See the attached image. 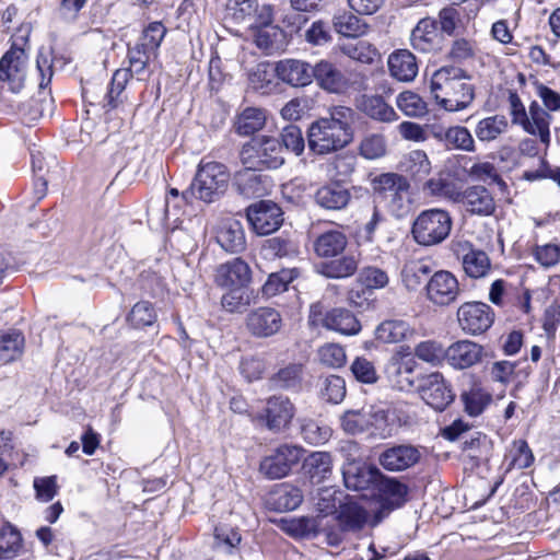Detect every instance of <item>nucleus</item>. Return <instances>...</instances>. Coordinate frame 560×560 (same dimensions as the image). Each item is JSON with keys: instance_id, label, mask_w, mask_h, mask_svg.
Masks as SVG:
<instances>
[{"instance_id": "1", "label": "nucleus", "mask_w": 560, "mask_h": 560, "mask_svg": "<svg viewBox=\"0 0 560 560\" xmlns=\"http://www.w3.org/2000/svg\"><path fill=\"white\" fill-rule=\"evenodd\" d=\"M328 113L329 116L312 122L307 131L308 148L316 154L343 149L353 139V110L346 106H334Z\"/></svg>"}, {"instance_id": "2", "label": "nucleus", "mask_w": 560, "mask_h": 560, "mask_svg": "<svg viewBox=\"0 0 560 560\" xmlns=\"http://www.w3.org/2000/svg\"><path fill=\"white\" fill-rule=\"evenodd\" d=\"M470 75L462 68L444 66L431 78L430 90L436 104L446 112L467 109L475 100V88L467 81Z\"/></svg>"}, {"instance_id": "3", "label": "nucleus", "mask_w": 560, "mask_h": 560, "mask_svg": "<svg viewBox=\"0 0 560 560\" xmlns=\"http://www.w3.org/2000/svg\"><path fill=\"white\" fill-rule=\"evenodd\" d=\"M161 39L155 37H138L133 43H128L129 69H118L114 72L109 88L102 102L107 109L117 108L122 103L121 94L131 79L132 73H141L147 68L150 56L161 45Z\"/></svg>"}, {"instance_id": "4", "label": "nucleus", "mask_w": 560, "mask_h": 560, "mask_svg": "<svg viewBox=\"0 0 560 560\" xmlns=\"http://www.w3.org/2000/svg\"><path fill=\"white\" fill-rule=\"evenodd\" d=\"M375 192L396 218L412 211L413 198L408 179L398 173H383L373 179Z\"/></svg>"}, {"instance_id": "5", "label": "nucleus", "mask_w": 560, "mask_h": 560, "mask_svg": "<svg viewBox=\"0 0 560 560\" xmlns=\"http://www.w3.org/2000/svg\"><path fill=\"white\" fill-rule=\"evenodd\" d=\"M229 178L223 164L201 161L189 188L183 191V199L191 202L192 197H196L205 202H213L225 191Z\"/></svg>"}, {"instance_id": "6", "label": "nucleus", "mask_w": 560, "mask_h": 560, "mask_svg": "<svg viewBox=\"0 0 560 560\" xmlns=\"http://www.w3.org/2000/svg\"><path fill=\"white\" fill-rule=\"evenodd\" d=\"M452 226L451 214L446 210L433 208L417 215L411 234L417 244L430 247L443 243L448 237Z\"/></svg>"}, {"instance_id": "7", "label": "nucleus", "mask_w": 560, "mask_h": 560, "mask_svg": "<svg viewBox=\"0 0 560 560\" xmlns=\"http://www.w3.org/2000/svg\"><path fill=\"white\" fill-rule=\"evenodd\" d=\"M27 39V37H21V43H13L0 59V95L5 92L19 94L25 85Z\"/></svg>"}, {"instance_id": "8", "label": "nucleus", "mask_w": 560, "mask_h": 560, "mask_svg": "<svg viewBox=\"0 0 560 560\" xmlns=\"http://www.w3.org/2000/svg\"><path fill=\"white\" fill-rule=\"evenodd\" d=\"M308 324L313 327H323L345 336H353L361 330V324L352 312L343 307L326 310L320 302L311 305Z\"/></svg>"}, {"instance_id": "9", "label": "nucleus", "mask_w": 560, "mask_h": 560, "mask_svg": "<svg viewBox=\"0 0 560 560\" xmlns=\"http://www.w3.org/2000/svg\"><path fill=\"white\" fill-rule=\"evenodd\" d=\"M511 106L513 121L522 124L527 132L538 136L540 141L548 145L550 142L549 126L551 117L547 110L534 102L530 104L527 115L515 94L511 95Z\"/></svg>"}, {"instance_id": "10", "label": "nucleus", "mask_w": 560, "mask_h": 560, "mask_svg": "<svg viewBox=\"0 0 560 560\" xmlns=\"http://www.w3.org/2000/svg\"><path fill=\"white\" fill-rule=\"evenodd\" d=\"M457 322L460 329L470 336L486 332L494 322V312L482 302H465L457 310Z\"/></svg>"}, {"instance_id": "11", "label": "nucleus", "mask_w": 560, "mask_h": 560, "mask_svg": "<svg viewBox=\"0 0 560 560\" xmlns=\"http://www.w3.org/2000/svg\"><path fill=\"white\" fill-rule=\"evenodd\" d=\"M304 450L298 445L282 444L260 463V472L270 480L281 479L289 475L303 457Z\"/></svg>"}, {"instance_id": "12", "label": "nucleus", "mask_w": 560, "mask_h": 560, "mask_svg": "<svg viewBox=\"0 0 560 560\" xmlns=\"http://www.w3.org/2000/svg\"><path fill=\"white\" fill-rule=\"evenodd\" d=\"M459 294V282L447 270L434 272L425 285L427 299L435 306H448L457 301Z\"/></svg>"}, {"instance_id": "13", "label": "nucleus", "mask_w": 560, "mask_h": 560, "mask_svg": "<svg viewBox=\"0 0 560 560\" xmlns=\"http://www.w3.org/2000/svg\"><path fill=\"white\" fill-rule=\"evenodd\" d=\"M247 220L258 235H268L281 226L283 213L273 201L261 200L248 207Z\"/></svg>"}, {"instance_id": "14", "label": "nucleus", "mask_w": 560, "mask_h": 560, "mask_svg": "<svg viewBox=\"0 0 560 560\" xmlns=\"http://www.w3.org/2000/svg\"><path fill=\"white\" fill-rule=\"evenodd\" d=\"M37 70L40 75L39 81V96L40 98L38 101L33 100L31 104L23 105L20 108L21 115L24 117V119L27 122H33L38 120L40 117H43L46 113L51 112V100H47V95L44 92V90L49 85L52 78V67L49 61V59L43 55V52H39L37 60H36Z\"/></svg>"}, {"instance_id": "15", "label": "nucleus", "mask_w": 560, "mask_h": 560, "mask_svg": "<svg viewBox=\"0 0 560 560\" xmlns=\"http://www.w3.org/2000/svg\"><path fill=\"white\" fill-rule=\"evenodd\" d=\"M418 390L423 401L436 411H443L455 397L443 375L438 372L423 376Z\"/></svg>"}, {"instance_id": "16", "label": "nucleus", "mask_w": 560, "mask_h": 560, "mask_svg": "<svg viewBox=\"0 0 560 560\" xmlns=\"http://www.w3.org/2000/svg\"><path fill=\"white\" fill-rule=\"evenodd\" d=\"M294 415V405L288 397L272 396L267 399L262 419L268 430L281 432L289 427Z\"/></svg>"}, {"instance_id": "17", "label": "nucleus", "mask_w": 560, "mask_h": 560, "mask_svg": "<svg viewBox=\"0 0 560 560\" xmlns=\"http://www.w3.org/2000/svg\"><path fill=\"white\" fill-rule=\"evenodd\" d=\"M482 357L483 347L471 340H458L445 353V360L456 370L468 369L479 363Z\"/></svg>"}, {"instance_id": "18", "label": "nucleus", "mask_w": 560, "mask_h": 560, "mask_svg": "<svg viewBox=\"0 0 560 560\" xmlns=\"http://www.w3.org/2000/svg\"><path fill=\"white\" fill-rule=\"evenodd\" d=\"M282 326L280 313L272 307H258L246 317V327L257 337H270Z\"/></svg>"}, {"instance_id": "19", "label": "nucleus", "mask_w": 560, "mask_h": 560, "mask_svg": "<svg viewBox=\"0 0 560 560\" xmlns=\"http://www.w3.org/2000/svg\"><path fill=\"white\" fill-rule=\"evenodd\" d=\"M420 452L412 445H397L385 450L378 457L380 465L389 471L405 470L420 459Z\"/></svg>"}, {"instance_id": "20", "label": "nucleus", "mask_w": 560, "mask_h": 560, "mask_svg": "<svg viewBox=\"0 0 560 560\" xmlns=\"http://www.w3.org/2000/svg\"><path fill=\"white\" fill-rule=\"evenodd\" d=\"M250 278V268L241 258L220 265L215 272V283L222 288L246 287Z\"/></svg>"}, {"instance_id": "21", "label": "nucleus", "mask_w": 560, "mask_h": 560, "mask_svg": "<svg viewBox=\"0 0 560 560\" xmlns=\"http://www.w3.org/2000/svg\"><path fill=\"white\" fill-rule=\"evenodd\" d=\"M328 261H322L316 266L319 275L329 279H346L353 276L359 268L360 254L348 252L342 256L332 257Z\"/></svg>"}, {"instance_id": "22", "label": "nucleus", "mask_w": 560, "mask_h": 560, "mask_svg": "<svg viewBox=\"0 0 560 560\" xmlns=\"http://www.w3.org/2000/svg\"><path fill=\"white\" fill-rule=\"evenodd\" d=\"M467 212L477 215H491L495 210L492 195L482 186L468 187L460 197Z\"/></svg>"}, {"instance_id": "23", "label": "nucleus", "mask_w": 560, "mask_h": 560, "mask_svg": "<svg viewBox=\"0 0 560 560\" xmlns=\"http://www.w3.org/2000/svg\"><path fill=\"white\" fill-rule=\"evenodd\" d=\"M276 72L280 80L292 86H305L312 82L313 78V68L308 63L295 59L278 62Z\"/></svg>"}, {"instance_id": "24", "label": "nucleus", "mask_w": 560, "mask_h": 560, "mask_svg": "<svg viewBox=\"0 0 560 560\" xmlns=\"http://www.w3.org/2000/svg\"><path fill=\"white\" fill-rule=\"evenodd\" d=\"M219 245L226 252L237 253L245 247V235L240 221L233 218L221 220L215 235Z\"/></svg>"}, {"instance_id": "25", "label": "nucleus", "mask_w": 560, "mask_h": 560, "mask_svg": "<svg viewBox=\"0 0 560 560\" xmlns=\"http://www.w3.org/2000/svg\"><path fill=\"white\" fill-rule=\"evenodd\" d=\"M348 245L347 235L339 230H328L320 233L313 243L315 254L322 258L341 255Z\"/></svg>"}, {"instance_id": "26", "label": "nucleus", "mask_w": 560, "mask_h": 560, "mask_svg": "<svg viewBox=\"0 0 560 560\" xmlns=\"http://www.w3.org/2000/svg\"><path fill=\"white\" fill-rule=\"evenodd\" d=\"M313 77L318 84L332 93H341L348 86L345 75L332 63L322 60L313 68Z\"/></svg>"}, {"instance_id": "27", "label": "nucleus", "mask_w": 560, "mask_h": 560, "mask_svg": "<svg viewBox=\"0 0 560 560\" xmlns=\"http://www.w3.org/2000/svg\"><path fill=\"white\" fill-rule=\"evenodd\" d=\"M387 63L392 77L398 81H412L418 73V65L416 62V58L410 51L406 49L393 52L389 56Z\"/></svg>"}, {"instance_id": "28", "label": "nucleus", "mask_w": 560, "mask_h": 560, "mask_svg": "<svg viewBox=\"0 0 560 560\" xmlns=\"http://www.w3.org/2000/svg\"><path fill=\"white\" fill-rule=\"evenodd\" d=\"M350 198L349 190L337 183L325 185L315 194L316 203L327 210L343 209L349 203Z\"/></svg>"}, {"instance_id": "29", "label": "nucleus", "mask_w": 560, "mask_h": 560, "mask_svg": "<svg viewBox=\"0 0 560 560\" xmlns=\"http://www.w3.org/2000/svg\"><path fill=\"white\" fill-rule=\"evenodd\" d=\"M380 476L381 472L376 467L368 465L358 466L350 464L343 470L345 485L348 489L352 490L368 489L371 483L378 479Z\"/></svg>"}, {"instance_id": "30", "label": "nucleus", "mask_w": 560, "mask_h": 560, "mask_svg": "<svg viewBox=\"0 0 560 560\" xmlns=\"http://www.w3.org/2000/svg\"><path fill=\"white\" fill-rule=\"evenodd\" d=\"M375 334L376 339L381 342L398 343L413 337L415 330L405 320L389 319L381 323Z\"/></svg>"}, {"instance_id": "31", "label": "nucleus", "mask_w": 560, "mask_h": 560, "mask_svg": "<svg viewBox=\"0 0 560 560\" xmlns=\"http://www.w3.org/2000/svg\"><path fill=\"white\" fill-rule=\"evenodd\" d=\"M508 129V118L497 114L480 119L475 127V135L481 142H491L504 135Z\"/></svg>"}, {"instance_id": "32", "label": "nucleus", "mask_w": 560, "mask_h": 560, "mask_svg": "<svg viewBox=\"0 0 560 560\" xmlns=\"http://www.w3.org/2000/svg\"><path fill=\"white\" fill-rule=\"evenodd\" d=\"M378 490L382 505L388 510L399 508L406 501L407 486L394 478H384Z\"/></svg>"}, {"instance_id": "33", "label": "nucleus", "mask_w": 560, "mask_h": 560, "mask_svg": "<svg viewBox=\"0 0 560 560\" xmlns=\"http://www.w3.org/2000/svg\"><path fill=\"white\" fill-rule=\"evenodd\" d=\"M300 276L296 268L281 269L280 271L272 272L267 278L261 287V293L265 298L270 299L282 292H285L289 284Z\"/></svg>"}, {"instance_id": "34", "label": "nucleus", "mask_w": 560, "mask_h": 560, "mask_svg": "<svg viewBox=\"0 0 560 560\" xmlns=\"http://www.w3.org/2000/svg\"><path fill=\"white\" fill-rule=\"evenodd\" d=\"M337 520L342 530H359L368 520V513L358 503L349 501L340 504Z\"/></svg>"}, {"instance_id": "35", "label": "nucleus", "mask_w": 560, "mask_h": 560, "mask_svg": "<svg viewBox=\"0 0 560 560\" xmlns=\"http://www.w3.org/2000/svg\"><path fill=\"white\" fill-rule=\"evenodd\" d=\"M304 468L311 480L319 483L331 475V456L327 452H314L305 459Z\"/></svg>"}, {"instance_id": "36", "label": "nucleus", "mask_w": 560, "mask_h": 560, "mask_svg": "<svg viewBox=\"0 0 560 560\" xmlns=\"http://www.w3.org/2000/svg\"><path fill=\"white\" fill-rule=\"evenodd\" d=\"M400 170L413 179L421 180L431 172V162L423 150H413L404 156Z\"/></svg>"}, {"instance_id": "37", "label": "nucleus", "mask_w": 560, "mask_h": 560, "mask_svg": "<svg viewBox=\"0 0 560 560\" xmlns=\"http://www.w3.org/2000/svg\"><path fill=\"white\" fill-rule=\"evenodd\" d=\"M221 298L222 307L230 313H241L255 301L253 290L246 287L228 288Z\"/></svg>"}, {"instance_id": "38", "label": "nucleus", "mask_w": 560, "mask_h": 560, "mask_svg": "<svg viewBox=\"0 0 560 560\" xmlns=\"http://www.w3.org/2000/svg\"><path fill=\"white\" fill-rule=\"evenodd\" d=\"M266 114L260 108L247 107L236 118L235 129L238 135L250 136L262 129Z\"/></svg>"}, {"instance_id": "39", "label": "nucleus", "mask_w": 560, "mask_h": 560, "mask_svg": "<svg viewBox=\"0 0 560 560\" xmlns=\"http://www.w3.org/2000/svg\"><path fill=\"white\" fill-rule=\"evenodd\" d=\"M24 350V337L18 330L0 332V361L10 363L19 359Z\"/></svg>"}, {"instance_id": "40", "label": "nucleus", "mask_w": 560, "mask_h": 560, "mask_svg": "<svg viewBox=\"0 0 560 560\" xmlns=\"http://www.w3.org/2000/svg\"><path fill=\"white\" fill-rule=\"evenodd\" d=\"M258 142L259 154L262 159V165L267 168H277L284 163L283 149L280 142L275 138L262 137L255 138Z\"/></svg>"}, {"instance_id": "41", "label": "nucleus", "mask_w": 560, "mask_h": 560, "mask_svg": "<svg viewBox=\"0 0 560 560\" xmlns=\"http://www.w3.org/2000/svg\"><path fill=\"white\" fill-rule=\"evenodd\" d=\"M348 42L341 46V50L350 58L362 63H373L378 59V52L370 43L359 37H348Z\"/></svg>"}, {"instance_id": "42", "label": "nucleus", "mask_w": 560, "mask_h": 560, "mask_svg": "<svg viewBox=\"0 0 560 560\" xmlns=\"http://www.w3.org/2000/svg\"><path fill=\"white\" fill-rule=\"evenodd\" d=\"M275 509L279 511H292L303 501L302 491L291 485L279 486L271 494Z\"/></svg>"}, {"instance_id": "43", "label": "nucleus", "mask_w": 560, "mask_h": 560, "mask_svg": "<svg viewBox=\"0 0 560 560\" xmlns=\"http://www.w3.org/2000/svg\"><path fill=\"white\" fill-rule=\"evenodd\" d=\"M22 547V537L18 529L11 525L0 529V558L13 559L20 555Z\"/></svg>"}, {"instance_id": "44", "label": "nucleus", "mask_w": 560, "mask_h": 560, "mask_svg": "<svg viewBox=\"0 0 560 560\" xmlns=\"http://www.w3.org/2000/svg\"><path fill=\"white\" fill-rule=\"evenodd\" d=\"M463 268L468 277L481 278L490 270V259L485 252L470 249L463 257Z\"/></svg>"}, {"instance_id": "45", "label": "nucleus", "mask_w": 560, "mask_h": 560, "mask_svg": "<svg viewBox=\"0 0 560 560\" xmlns=\"http://www.w3.org/2000/svg\"><path fill=\"white\" fill-rule=\"evenodd\" d=\"M491 395L479 386H472L469 390L462 394V400L465 410L469 416L476 417L482 413L486 407L490 404Z\"/></svg>"}, {"instance_id": "46", "label": "nucleus", "mask_w": 560, "mask_h": 560, "mask_svg": "<svg viewBox=\"0 0 560 560\" xmlns=\"http://www.w3.org/2000/svg\"><path fill=\"white\" fill-rule=\"evenodd\" d=\"M444 147L448 150H462L467 152H474L475 140L466 127L452 126L447 128V135L445 137Z\"/></svg>"}, {"instance_id": "47", "label": "nucleus", "mask_w": 560, "mask_h": 560, "mask_svg": "<svg viewBox=\"0 0 560 560\" xmlns=\"http://www.w3.org/2000/svg\"><path fill=\"white\" fill-rule=\"evenodd\" d=\"M396 104L408 117L420 118L428 113L427 103L420 95L411 91L401 92L396 98Z\"/></svg>"}, {"instance_id": "48", "label": "nucleus", "mask_w": 560, "mask_h": 560, "mask_svg": "<svg viewBox=\"0 0 560 560\" xmlns=\"http://www.w3.org/2000/svg\"><path fill=\"white\" fill-rule=\"evenodd\" d=\"M362 109L373 119L381 121L390 122L398 119L395 109L386 104L380 96H371L365 98L362 103Z\"/></svg>"}, {"instance_id": "49", "label": "nucleus", "mask_w": 560, "mask_h": 560, "mask_svg": "<svg viewBox=\"0 0 560 560\" xmlns=\"http://www.w3.org/2000/svg\"><path fill=\"white\" fill-rule=\"evenodd\" d=\"M332 24L338 35H365L368 33V25L350 12L336 15Z\"/></svg>"}, {"instance_id": "50", "label": "nucleus", "mask_w": 560, "mask_h": 560, "mask_svg": "<svg viewBox=\"0 0 560 560\" xmlns=\"http://www.w3.org/2000/svg\"><path fill=\"white\" fill-rule=\"evenodd\" d=\"M323 517H300L287 523L285 530L294 537H314L319 533Z\"/></svg>"}, {"instance_id": "51", "label": "nucleus", "mask_w": 560, "mask_h": 560, "mask_svg": "<svg viewBox=\"0 0 560 560\" xmlns=\"http://www.w3.org/2000/svg\"><path fill=\"white\" fill-rule=\"evenodd\" d=\"M506 459L508 469H525L533 464L534 455L526 441L517 440L513 442Z\"/></svg>"}, {"instance_id": "52", "label": "nucleus", "mask_w": 560, "mask_h": 560, "mask_svg": "<svg viewBox=\"0 0 560 560\" xmlns=\"http://www.w3.org/2000/svg\"><path fill=\"white\" fill-rule=\"evenodd\" d=\"M257 8V0H226L224 19L241 23L252 16Z\"/></svg>"}, {"instance_id": "53", "label": "nucleus", "mask_w": 560, "mask_h": 560, "mask_svg": "<svg viewBox=\"0 0 560 560\" xmlns=\"http://www.w3.org/2000/svg\"><path fill=\"white\" fill-rule=\"evenodd\" d=\"M256 170L245 168L240 171L235 177V184L240 191L249 196H260L265 192V187L261 184V176L255 173Z\"/></svg>"}, {"instance_id": "54", "label": "nucleus", "mask_w": 560, "mask_h": 560, "mask_svg": "<svg viewBox=\"0 0 560 560\" xmlns=\"http://www.w3.org/2000/svg\"><path fill=\"white\" fill-rule=\"evenodd\" d=\"M156 312L149 301L136 303L127 316L128 322L136 328L151 326L156 322Z\"/></svg>"}, {"instance_id": "55", "label": "nucleus", "mask_w": 560, "mask_h": 560, "mask_svg": "<svg viewBox=\"0 0 560 560\" xmlns=\"http://www.w3.org/2000/svg\"><path fill=\"white\" fill-rule=\"evenodd\" d=\"M301 435L310 444H323L331 435V430L327 425H322L313 419H301Z\"/></svg>"}, {"instance_id": "56", "label": "nucleus", "mask_w": 560, "mask_h": 560, "mask_svg": "<svg viewBox=\"0 0 560 560\" xmlns=\"http://www.w3.org/2000/svg\"><path fill=\"white\" fill-rule=\"evenodd\" d=\"M532 255L536 262L544 268L555 267L560 262V244H536L532 247Z\"/></svg>"}, {"instance_id": "57", "label": "nucleus", "mask_w": 560, "mask_h": 560, "mask_svg": "<svg viewBox=\"0 0 560 560\" xmlns=\"http://www.w3.org/2000/svg\"><path fill=\"white\" fill-rule=\"evenodd\" d=\"M467 173L475 180L483 182L489 185L497 184L501 188L505 187V183L499 175L495 166L490 162L475 163Z\"/></svg>"}, {"instance_id": "58", "label": "nucleus", "mask_w": 560, "mask_h": 560, "mask_svg": "<svg viewBox=\"0 0 560 560\" xmlns=\"http://www.w3.org/2000/svg\"><path fill=\"white\" fill-rule=\"evenodd\" d=\"M366 419L365 408L348 410L340 417V424L346 433L354 435L368 431Z\"/></svg>"}, {"instance_id": "59", "label": "nucleus", "mask_w": 560, "mask_h": 560, "mask_svg": "<svg viewBox=\"0 0 560 560\" xmlns=\"http://www.w3.org/2000/svg\"><path fill=\"white\" fill-rule=\"evenodd\" d=\"M318 359L322 364L339 369L346 364L347 355L343 347L338 343H326L318 349Z\"/></svg>"}, {"instance_id": "60", "label": "nucleus", "mask_w": 560, "mask_h": 560, "mask_svg": "<svg viewBox=\"0 0 560 560\" xmlns=\"http://www.w3.org/2000/svg\"><path fill=\"white\" fill-rule=\"evenodd\" d=\"M350 371L360 383L374 384L378 380L374 363L364 357H357L350 365Z\"/></svg>"}, {"instance_id": "61", "label": "nucleus", "mask_w": 560, "mask_h": 560, "mask_svg": "<svg viewBox=\"0 0 560 560\" xmlns=\"http://www.w3.org/2000/svg\"><path fill=\"white\" fill-rule=\"evenodd\" d=\"M445 353L446 349L434 340L422 341L415 349V354L418 359L433 365L440 364L445 359Z\"/></svg>"}, {"instance_id": "62", "label": "nucleus", "mask_w": 560, "mask_h": 560, "mask_svg": "<svg viewBox=\"0 0 560 560\" xmlns=\"http://www.w3.org/2000/svg\"><path fill=\"white\" fill-rule=\"evenodd\" d=\"M368 416V431L374 436L385 438L389 434L387 412L382 408H365Z\"/></svg>"}, {"instance_id": "63", "label": "nucleus", "mask_w": 560, "mask_h": 560, "mask_svg": "<svg viewBox=\"0 0 560 560\" xmlns=\"http://www.w3.org/2000/svg\"><path fill=\"white\" fill-rule=\"evenodd\" d=\"M359 282L368 290L383 289L388 284V276L386 271L377 267H364L359 273Z\"/></svg>"}, {"instance_id": "64", "label": "nucleus", "mask_w": 560, "mask_h": 560, "mask_svg": "<svg viewBox=\"0 0 560 560\" xmlns=\"http://www.w3.org/2000/svg\"><path fill=\"white\" fill-rule=\"evenodd\" d=\"M360 154L366 160L382 158L386 153V142L381 135H369L360 143Z\"/></svg>"}]
</instances>
